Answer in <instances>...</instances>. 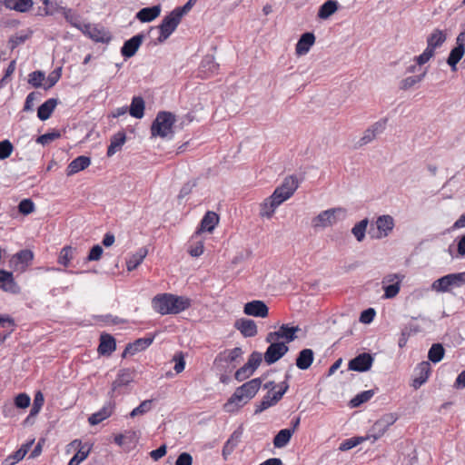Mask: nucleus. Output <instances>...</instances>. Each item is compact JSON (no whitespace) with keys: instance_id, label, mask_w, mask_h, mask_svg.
Returning a JSON list of instances; mask_svg holds the SVG:
<instances>
[{"instance_id":"5","label":"nucleus","mask_w":465,"mask_h":465,"mask_svg":"<svg viewBox=\"0 0 465 465\" xmlns=\"http://www.w3.org/2000/svg\"><path fill=\"white\" fill-rule=\"evenodd\" d=\"M181 21L182 17L174 10L164 16L158 26L160 30V35L157 38L158 43L162 44L165 42L176 30Z\"/></svg>"},{"instance_id":"13","label":"nucleus","mask_w":465,"mask_h":465,"mask_svg":"<svg viewBox=\"0 0 465 465\" xmlns=\"http://www.w3.org/2000/svg\"><path fill=\"white\" fill-rule=\"evenodd\" d=\"M376 226L378 233L373 237L376 239L387 237L394 228V219L389 214L381 215L377 218Z\"/></svg>"},{"instance_id":"9","label":"nucleus","mask_w":465,"mask_h":465,"mask_svg":"<svg viewBox=\"0 0 465 465\" xmlns=\"http://www.w3.org/2000/svg\"><path fill=\"white\" fill-rule=\"evenodd\" d=\"M300 331L299 326H289L282 324L276 331H271L266 335L265 341H278L280 339L285 340V344L293 341L297 336L296 332Z\"/></svg>"},{"instance_id":"1","label":"nucleus","mask_w":465,"mask_h":465,"mask_svg":"<svg viewBox=\"0 0 465 465\" xmlns=\"http://www.w3.org/2000/svg\"><path fill=\"white\" fill-rule=\"evenodd\" d=\"M152 305L154 311L162 315L178 314L191 306V300L172 293H162L153 298Z\"/></svg>"},{"instance_id":"29","label":"nucleus","mask_w":465,"mask_h":465,"mask_svg":"<svg viewBox=\"0 0 465 465\" xmlns=\"http://www.w3.org/2000/svg\"><path fill=\"white\" fill-rule=\"evenodd\" d=\"M446 38V34L440 29H435L427 38V48L435 53V49L440 47Z\"/></svg>"},{"instance_id":"52","label":"nucleus","mask_w":465,"mask_h":465,"mask_svg":"<svg viewBox=\"0 0 465 465\" xmlns=\"http://www.w3.org/2000/svg\"><path fill=\"white\" fill-rule=\"evenodd\" d=\"M60 137H61L60 131L54 130L50 133H46L45 134L38 136L36 139V143L45 145Z\"/></svg>"},{"instance_id":"26","label":"nucleus","mask_w":465,"mask_h":465,"mask_svg":"<svg viewBox=\"0 0 465 465\" xmlns=\"http://www.w3.org/2000/svg\"><path fill=\"white\" fill-rule=\"evenodd\" d=\"M457 45L451 49L448 59L447 64L451 67L452 71L457 70V64L461 60L465 54V44H461L456 41Z\"/></svg>"},{"instance_id":"51","label":"nucleus","mask_w":465,"mask_h":465,"mask_svg":"<svg viewBox=\"0 0 465 465\" xmlns=\"http://www.w3.org/2000/svg\"><path fill=\"white\" fill-rule=\"evenodd\" d=\"M152 400H145L140 403V405L136 408H134L130 412V417L134 418L138 415H143L146 412H148L152 409Z\"/></svg>"},{"instance_id":"8","label":"nucleus","mask_w":465,"mask_h":465,"mask_svg":"<svg viewBox=\"0 0 465 465\" xmlns=\"http://www.w3.org/2000/svg\"><path fill=\"white\" fill-rule=\"evenodd\" d=\"M134 377V371L131 369H122L119 371L116 379L112 383L111 394L112 397L116 394L125 393L126 391L123 390L128 386L133 381Z\"/></svg>"},{"instance_id":"56","label":"nucleus","mask_w":465,"mask_h":465,"mask_svg":"<svg viewBox=\"0 0 465 465\" xmlns=\"http://www.w3.org/2000/svg\"><path fill=\"white\" fill-rule=\"evenodd\" d=\"M262 361V355L259 351H252L247 361V364L254 371L260 366Z\"/></svg>"},{"instance_id":"42","label":"nucleus","mask_w":465,"mask_h":465,"mask_svg":"<svg viewBox=\"0 0 465 465\" xmlns=\"http://www.w3.org/2000/svg\"><path fill=\"white\" fill-rule=\"evenodd\" d=\"M369 223V220L367 218L361 220L358 223H356L351 229L352 234L355 236L358 242H362L365 238L366 229Z\"/></svg>"},{"instance_id":"20","label":"nucleus","mask_w":465,"mask_h":465,"mask_svg":"<svg viewBox=\"0 0 465 465\" xmlns=\"http://www.w3.org/2000/svg\"><path fill=\"white\" fill-rule=\"evenodd\" d=\"M91 163V158L85 155H80L74 159L66 168V175L71 176L84 170Z\"/></svg>"},{"instance_id":"45","label":"nucleus","mask_w":465,"mask_h":465,"mask_svg":"<svg viewBox=\"0 0 465 465\" xmlns=\"http://www.w3.org/2000/svg\"><path fill=\"white\" fill-rule=\"evenodd\" d=\"M275 404L276 403L272 400V391H270L266 393V395L263 396L262 401L258 404H256L254 414H259Z\"/></svg>"},{"instance_id":"61","label":"nucleus","mask_w":465,"mask_h":465,"mask_svg":"<svg viewBox=\"0 0 465 465\" xmlns=\"http://www.w3.org/2000/svg\"><path fill=\"white\" fill-rule=\"evenodd\" d=\"M401 283L394 282L384 287V297L387 299L394 298L400 292Z\"/></svg>"},{"instance_id":"47","label":"nucleus","mask_w":465,"mask_h":465,"mask_svg":"<svg viewBox=\"0 0 465 465\" xmlns=\"http://www.w3.org/2000/svg\"><path fill=\"white\" fill-rule=\"evenodd\" d=\"M45 79V74L42 71H34L29 74L28 84L35 88L43 87V81Z\"/></svg>"},{"instance_id":"3","label":"nucleus","mask_w":465,"mask_h":465,"mask_svg":"<svg viewBox=\"0 0 465 465\" xmlns=\"http://www.w3.org/2000/svg\"><path fill=\"white\" fill-rule=\"evenodd\" d=\"M175 122V116L170 112H159L151 125V134L153 137L160 136L162 138L173 134V126Z\"/></svg>"},{"instance_id":"37","label":"nucleus","mask_w":465,"mask_h":465,"mask_svg":"<svg viewBox=\"0 0 465 465\" xmlns=\"http://www.w3.org/2000/svg\"><path fill=\"white\" fill-rule=\"evenodd\" d=\"M34 259V253L32 251L25 249L20 252H18L14 257L13 262H15V264H21L22 268L25 266H27L28 263Z\"/></svg>"},{"instance_id":"59","label":"nucleus","mask_w":465,"mask_h":465,"mask_svg":"<svg viewBox=\"0 0 465 465\" xmlns=\"http://www.w3.org/2000/svg\"><path fill=\"white\" fill-rule=\"evenodd\" d=\"M417 84H419V79H416L414 75L408 76L400 82L399 88L401 91H408L413 86H415Z\"/></svg>"},{"instance_id":"43","label":"nucleus","mask_w":465,"mask_h":465,"mask_svg":"<svg viewBox=\"0 0 465 465\" xmlns=\"http://www.w3.org/2000/svg\"><path fill=\"white\" fill-rule=\"evenodd\" d=\"M44 402H45V398H44L43 393L41 391H37L34 398V402H33V406L30 411V414L26 418L25 421H28L30 417L35 416L39 413V411H41V409L44 405Z\"/></svg>"},{"instance_id":"12","label":"nucleus","mask_w":465,"mask_h":465,"mask_svg":"<svg viewBox=\"0 0 465 465\" xmlns=\"http://www.w3.org/2000/svg\"><path fill=\"white\" fill-rule=\"evenodd\" d=\"M243 312L246 315L265 318L269 314V308L264 302L254 300L244 304Z\"/></svg>"},{"instance_id":"55","label":"nucleus","mask_w":465,"mask_h":465,"mask_svg":"<svg viewBox=\"0 0 465 465\" xmlns=\"http://www.w3.org/2000/svg\"><path fill=\"white\" fill-rule=\"evenodd\" d=\"M14 146L9 140L0 142V160L8 158L13 153Z\"/></svg>"},{"instance_id":"34","label":"nucleus","mask_w":465,"mask_h":465,"mask_svg":"<svg viewBox=\"0 0 465 465\" xmlns=\"http://www.w3.org/2000/svg\"><path fill=\"white\" fill-rule=\"evenodd\" d=\"M242 350L240 347H235L230 351H224L221 352L215 359V361H226L228 363L235 361L238 358L242 355Z\"/></svg>"},{"instance_id":"38","label":"nucleus","mask_w":465,"mask_h":465,"mask_svg":"<svg viewBox=\"0 0 465 465\" xmlns=\"http://www.w3.org/2000/svg\"><path fill=\"white\" fill-rule=\"evenodd\" d=\"M370 436H358V437H352L350 439H347L343 440L339 447V450L341 451H346L349 450L359 444L364 442L365 440H369Z\"/></svg>"},{"instance_id":"19","label":"nucleus","mask_w":465,"mask_h":465,"mask_svg":"<svg viewBox=\"0 0 465 465\" xmlns=\"http://www.w3.org/2000/svg\"><path fill=\"white\" fill-rule=\"evenodd\" d=\"M116 349L115 339L108 333H103L100 336V344L98 346V352L101 355H111Z\"/></svg>"},{"instance_id":"48","label":"nucleus","mask_w":465,"mask_h":465,"mask_svg":"<svg viewBox=\"0 0 465 465\" xmlns=\"http://www.w3.org/2000/svg\"><path fill=\"white\" fill-rule=\"evenodd\" d=\"M31 35H32V32L29 31L26 34H16L15 35H12L8 41V43L10 45V49L14 50L18 45L24 44L27 39H29L31 37Z\"/></svg>"},{"instance_id":"14","label":"nucleus","mask_w":465,"mask_h":465,"mask_svg":"<svg viewBox=\"0 0 465 465\" xmlns=\"http://www.w3.org/2000/svg\"><path fill=\"white\" fill-rule=\"evenodd\" d=\"M143 35L138 34L125 41L121 48V54L125 58L134 56L143 41Z\"/></svg>"},{"instance_id":"31","label":"nucleus","mask_w":465,"mask_h":465,"mask_svg":"<svg viewBox=\"0 0 465 465\" xmlns=\"http://www.w3.org/2000/svg\"><path fill=\"white\" fill-rule=\"evenodd\" d=\"M339 8V3L336 0H327L318 10V17L322 20L328 19Z\"/></svg>"},{"instance_id":"15","label":"nucleus","mask_w":465,"mask_h":465,"mask_svg":"<svg viewBox=\"0 0 465 465\" xmlns=\"http://www.w3.org/2000/svg\"><path fill=\"white\" fill-rule=\"evenodd\" d=\"M315 40L316 38L313 33L307 32L302 34L295 45L296 54L298 56L306 54L314 45Z\"/></svg>"},{"instance_id":"54","label":"nucleus","mask_w":465,"mask_h":465,"mask_svg":"<svg viewBox=\"0 0 465 465\" xmlns=\"http://www.w3.org/2000/svg\"><path fill=\"white\" fill-rule=\"evenodd\" d=\"M18 211L24 215H28L35 211V203L31 199H24L18 204Z\"/></svg>"},{"instance_id":"44","label":"nucleus","mask_w":465,"mask_h":465,"mask_svg":"<svg viewBox=\"0 0 465 465\" xmlns=\"http://www.w3.org/2000/svg\"><path fill=\"white\" fill-rule=\"evenodd\" d=\"M298 186L299 183L297 178L293 175H290L283 180L282 185H280L278 188H282V192L285 193L286 192H292V195L297 190Z\"/></svg>"},{"instance_id":"30","label":"nucleus","mask_w":465,"mask_h":465,"mask_svg":"<svg viewBox=\"0 0 465 465\" xmlns=\"http://www.w3.org/2000/svg\"><path fill=\"white\" fill-rule=\"evenodd\" d=\"M145 103L142 96H134L129 108V114L137 119H141L144 115Z\"/></svg>"},{"instance_id":"25","label":"nucleus","mask_w":465,"mask_h":465,"mask_svg":"<svg viewBox=\"0 0 465 465\" xmlns=\"http://www.w3.org/2000/svg\"><path fill=\"white\" fill-rule=\"evenodd\" d=\"M126 141V135L124 131L118 132L111 137L110 144L107 148L106 155L113 156L116 152L122 149Z\"/></svg>"},{"instance_id":"41","label":"nucleus","mask_w":465,"mask_h":465,"mask_svg":"<svg viewBox=\"0 0 465 465\" xmlns=\"http://www.w3.org/2000/svg\"><path fill=\"white\" fill-rule=\"evenodd\" d=\"M374 395L373 390L364 391L359 394H357L354 398L350 401V406L351 408H357L361 406L362 403L370 401Z\"/></svg>"},{"instance_id":"63","label":"nucleus","mask_w":465,"mask_h":465,"mask_svg":"<svg viewBox=\"0 0 465 465\" xmlns=\"http://www.w3.org/2000/svg\"><path fill=\"white\" fill-rule=\"evenodd\" d=\"M15 405L19 409H25L30 405V397L26 393H19L15 398Z\"/></svg>"},{"instance_id":"32","label":"nucleus","mask_w":465,"mask_h":465,"mask_svg":"<svg viewBox=\"0 0 465 465\" xmlns=\"http://www.w3.org/2000/svg\"><path fill=\"white\" fill-rule=\"evenodd\" d=\"M113 413V406L111 404L104 406L99 411L93 413L89 418L88 421L91 425H97L104 420L109 418Z\"/></svg>"},{"instance_id":"10","label":"nucleus","mask_w":465,"mask_h":465,"mask_svg":"<svg viewBox=\"0 0 465 465\" xmlns=\"http://www.w3.org/2000/svg\"><path fill=\"white\" fill-rule=\"evenodd\" d=\"M82 32L97 43L107 44L111 41L112 35L104 27L91 24H84Z\"/></svg>"},{"instance_id":"62","label":"nucleus","mask_w":465,"mask_h":465,"mask_svg":"<svg viewBox=\"0 0 465 465\" xmlns=\"http://www.w3.org/2000/svg\"><path fill=\"white\" fill-rule=\"evenodd\" d=\"M103 252H104L103 248L99 244H96L91 248V250L86 257V261L87 262L99 261L102 257Z\"/></svg>"},{"instance_id":"35","label":"nucleus","mask_w":465,"mask_h":465,"mask_svg":"<svg viewBox=\"0 0 465 465\" xmlns=\"http://www.w3.org/2000/svg\"><path fill=\"white\" fill-rule=\"evenodd\" d=\"M293 434V430H281L273 439V445L276 448H282L290 441Z\"/></svg>"},{"instance_id":"53","label":"nucleus","mask_w":465,"mask_h":465,"mask_svg":"<svg viewBox=\"0 0 465 465\" xmlns=\"http://www.w3.org/2000/svg\"><path fill=\"white\" fill-rule=\"evenodd\" d=\"M276 207H272V202L269 198H266L262 203H261L260 216L272 218Z\"/></svg>"},{"instance_id":"7","label":"nucleus","mask_w":465,"mask_h":465,"mask_svg":"<svg viewBox=\"0 0 465 465\" xmlns=\"http://www.w3.org/2000/svg\"><path fill=\"white\" fill-rule=\"evenodd\" d=\"M270 343L265 353L264 361L268 365H272L282 358L289 351V347L285 342L272 341H267Z\"/></svg>"},{"instance_id":"2","label":"nucleus","mask_w":465,"mask_h":465,"mask_svg":"<svg viewBox=\"0 0 465 465\" xmlns=\"http://www.w3.org/2000/svg\"><path fill=\"white\" fill-rule=\"evenodd\" d=\"M262 378H255L236 388L233 394L223 405L225 411L234 412L245 405L256 395L262 385Z\"/></svg>"},{"instance_id":"50","label":"nucleus","mask_w":465,"mask_h":465,"mask_svg":"<svg viewBox=\"0 0 465 465\" xmlns=\"http://www.w3.org/2000/svg\"><path fill=\"white\" fill-rule=\"evenodd\" d=\"M61 72H62L61 67L56 68L53 72H51L48 74L46 83L43 85V88L45 90H48V89L52 88L53 86H54L56 84V83L59 81V79L61 78Z\"/></svg>"},{"instance_id":"11","label":"nucleus","mask_w":465,"mask_h":465,"mask_svg":"<svg viewBox=\"0 0 465 465\" xmlns=\"http://www.w3.org/2000/svg\"><path fill=\"white\" fill-rule=\"evenodd\" d=\"M373 357L367 352L361 353L349 361L348 368L354 371H367L371 368Z\"/></svg>"},{"instance_id":"64","label":"nucleus","mask_w":465,"mask_h":465,"mask_svg":"<svg viewBox=\"0 0 465 465\" xmlns=\"http://www.w3.org/2000/svg\"><path fill=\"white\" fill-rule=\"evenodd\" d=\"M435 53L433 51H430L429 48L426 47V49L423 51V53L414 58L416 64L420 66L426 64L431 57H433Z\"/></svg>"},{"instance_id":"16","label":"nucleus","mask_w":465,"mask_h":465,"mask_svg":"<svg viewBox=\"0 0 465 465\" xmlns=\"http://www.w3.org/2000/svg\"><path fill=\"white\" fill-rule=\"evenodd\" d=\"M153 341V337H144L135 340L134 342L128 343L122 354V357H126L127 354L134 355L138 351H143L149 347Z\"/></svg>"},{"instance_id":"49","label":"nucleus","mask_w":465,"mask_h":465,"mask_svg":"<svg viewBox=\"0 0 465 465\" xmlns=\"http://www.w3.org/2000/svg\"><path fill=\"white\" fill-rule=\"evenodd\" d=\"M254 371V370H252L247 363H245L235 371L234 378L238 381H243L251 377Z\"/></svg>"},{"instance_id":"40","label":"nucleus","mask_w":465,"mask_h":465,"mask_svg":"<svg viewBox=\"0 0 465 465\" xmlns=\"http://www.w3.org/2000/svg\"><path fill=\"white\" fill-rule=\"evenodd\" d=\"M75 252V248H73L70 245L64 246L58 256V263L68 266L70 262L74 259V255Z\"/></svg>"},{"instance_id":"23","label":"nucleus","mask_w":465,"mask_h":465,"mask_svg":"<svg viewBox=\"0 0 465 465\" xmlns=\"http://www.w3.org/2000/svg\"><path fill=\"white\" fill-rule=\"evenodd\" d=\"M242 431H243L242 427V426L238 427L232 433V435L230 436L228 440L225 442V444L223 448V456L225 460L227 459V456L230 455L234 450V449L236 448L238 443L241 441Z\"/></svg>"},{"instance_id":"46","label":"nucleus","mask_w":465,"mask_h":465,"mask_svg":"<svg viewBox=\"0 0 465 465\" xmlns=\"http://www.w3.org/2000/svg\"><path fill=\"white\" fill-rule=\"evenodd\" d=\"M387 426H385V424H383L382 421L379 419L374 422L371 429V434L369 435L370 439L373 438V441L378 440L387 431Z\"/></svg>"},{"instance_id":"21","label":"nucleus","mask_w":465,"mask_h":465,"mask_svg":"<svg viewBox=\"0 0 465 465\" xmlns=\"http://www.w3.org/2000/svg\"><path fill=\"white\" fill-rule=\"evenodd\" d=\"M162 11L161 5L142 8L137 14L136 18L142 23H149L157 18Z\"/></svg>"},{"instance_id":"27","label":"nucleus","mask_w":465,"mask_h":465,"mask_svg":"<svg viewBox=\"0 0 465 465\" xmlns=\"http://www.w3.org/2000/svg\"><path fill=\"white\" fill-rule=\"evenodd\" d=\"M58 104L56 98H50L42 104L37 110V116L41 121H45L50 118L52 113Z\"/></svg>"},{"instance_id":"4","label":"nucleus","mask_w":465,"mask_h":465,"mask_svg":"<svg viewBox=\"0 0 465 465\" xmlns=\"http://www.w3.org/2000/svg\"><path fill=\"white\" fill-rule=\"evenodd\" d=\"M465 284V272L458 273H450L432 283V289L440 292H447L451 287H460Z\"/></svg>"},{"instance_id":"36","label":"nucleus","mask_w":465,"mask_h":465,"mask_svg":"<svg viewBox=\"0 0 465 465\" xmlns=\"http://www.w3.org/2000/svg\"><path fill=\"white\" fill-rule=\"evenodd\" d=\"M445 354V350L440 343H434L428 352V358L433 363L440 362Z\"/></svg>"},{"instance_id":"24","label":"nucleus","mask_w":465,"mask_h":465,"mask_svg":"<svg viewBox=\"0 0 465 465\" xmlns=\"http://www.w3.org/2000/svg\"><path fill=\"white\" fill-rule=\"evenodd\" d=\"M314 360V352L312 349L302 350L296 358L295 364L298 369L305 371L312 364Z\"/></svg>"},{"instance_id":"18","label":"nucleus","mask_w":465,"mask_h":465,"mask_svg":"<svg viewBox=\"0 0 465 465\" xmlns=\"http://www.w3.org/2000/svg\"><path fill=\"white\" fill-rule=\"evenodd\" d=\"M234 327L240 331L244 337H254L258 332L255 322L251 319H239L235 322Z\"/></svg>"},{"instance_id":"33","label":"nucleus","mask_w":465,"mask_h":465,"mask_svg":"<svg viewBox=\"0 0 465 465\" xmlns=\"http://www.w3.org/2000/svg\"><path fill=\"white\" fill-rule=\"evenodd\" d=\"M148 251L146 248H140L126 262L129 272L135 270L146 257Z\"/></svg>"},{"instance_id":"58","label":"nucleus","mask_w":465,"mask_h":465,"mask_svg":"<svg viewBox=\"0 0 465 465\" xmlns=\"http://www.w3.org/2000/svg\"><path fill=\"white\" fill-rule=\"evenodd\" d=\"M63 9L64 10V15L66 21L69 22L73 26L82 31L84 24L78 21L77 15H75V14H74L71 9Z\"/></svg>"},{"instance_id":"60","label":"nucleus","mask_w":465,"mask_h":465,"mask_svg":"<svg viewBox=\"0 0 465 465\" xmlns=\"http://www.w3.org/2000/svg\"><path fill=\"white\" fill-rule=\"evenodd\" d=\"M416 371L418 372V376H421L422 378L428 380L431 371V367L429 361H421L418 364L416 368Z\"/></svg>"},{"instance_id":"39","label":"nucleus","mask_w":465,"mask_h":465,"mask_svg":"<svg viewBox=\"0 0 465 465\" xmlns=\"http://www.w3.org/2000/svg\"><path fill=\"white\" fill-rule=\"evenodd\" d=\"M282 190V188H276L273 193L268 197L272 202V207L277 208L281 203L292 197V192H286L285 193Z\"/></svg>"},{"instance_id":"6","label":"nucleus","mask_w":465,"mask_h":465,"mask_svg":"<svg viewBox=\"0 0 465 465\" xmlns=\"http://www.w3.org/2000/svg\"><path fill=\"white\" fill-rule=\"evenodd\" d=\"M346 210L341 207H336L325 210L320 213L317 216L312 219V226L314 228L322 227L325 228L332 226L337 222L336 216L338 214H345Z\"/></svg>"},{"instance_id":"28","label":"nucleus","mask_w":465,"mask_h":465,"mask_svg":"<svg viewBox=\"0 0 465 465\" xmlns=\"http://www.w3.org/2000/svg\"><path fill=\"white\" fill-rule=\"evenodd\" d=\"M7 9L15 10L17 12H27L33 6L32 0H0Z\"/></svg>"},{"instance_id":"57","label":"nucleus","mask_w":465,"mask_h":465,"mask_svg":"<svg viewBox=\"0 0 465 465\" xmlns=\"http://www.w3.org/2000/svg\"><path fill=\"white\" fill-rule=\"evenodd\" d=\"M202 67L209 71L211 74L217 72L219 64L214 61L213 56H205L202 61Z\"/></svg>"},{"instance_id":"17","label":"nucleus","mask_w":465,"mask_h":465,"mask_svg":"<svg viewBox=\"0 0 465 465\" xmlns=\"http://www.w3.org/2000/svg\"><path fill=\"white\" fill-rule=\"evenodd\" d=\"M218 223L219 215L214 212L208 211L202 219L200 228L196 231L195 235L198 236L203 231L212 232Z\"/></svg>"},{"instance_id":"22","label":"nucleus","mask_w":465,"mask_h":465,"mask_svg":"<svg viewBox=\"0 0 465 465\" xmlns=\"http://www.w3.org/2000/svg\"><path fill=\"white\" fill-rule=\"evenodd\" d=\"M0 288L12 293L18 292L19 287L15 283L11 272L0 270Z\"/></svg>"}]
</instances>
